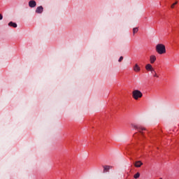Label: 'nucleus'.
I'll list each match as a JSON object with an SVG mask.
<instances>
[{"label": "nucleus", "instance_id": "3", "mask_svg": "<svg viewBox=\"0 0 179 179\" xmlns=\"http://www.w3.org/2000/svg\"><path fill=\"white\" fill-rule=\"evenodd\" d=\"M131 127H133L134 129H141V131H145V128L141 127V126L138 125V124H135L134 123H132L131 124Z\"/></svg>", "mask_w": 179, "mask_h": 179}, {"label": "nucleus", "instance_id": "17", "mask_svg": "<svg viewBox=\"0 0 179 179\" xmlns=\"http://www.w3.org/2000/svg\"><path fill=\"white\" fill-rule=\"evenodd\" d=\"M2 19H3V16L0 13V20H2Z\"/></svg>", "mask_w": 179, "mask_h": 179}, {"label": "nucleus", "instance_id": "11", "mask_svg": "<svg viewBox=\"0 0 179 179\" xmlns=\"http://www.w3.org/2000/svg\"><path fill=\"white\" fill-rule=\"evenodd\" d=\"M110 168H111V166H108V165L103 166V173H107V171H108Z\"/></svg>", "mask_w": 179, "mask_h": 179}, {"label": "nucleus", "instance_id": "4", "mask_svg": "<svg viewBox=\"0 0 179 179\" xmlns=\"http://www.w3.org/2000/svg\"><path fill=\"white\" fill-rule=\"evenodd\" d=\"M29 8H36L37 6V3L34 0H31L29 1Z\"/></svg>", "mask_w": 179, "mask_h": 179}, {"label": "nucleus", "instance_id": "13", "mask_svg": "<svg viewBox=\"0 0 179 179\" xmlns=\"http://www.w3.org/2000/svg\"><path fill=\"white\" fill-rule=\"evenodd\" d=\"M138 27L134 28L133 29V34H135V33H138Z\"/></svg>", "mask_w": 179, "mask_h": 179}, {"label": "nucleus", "instance_id": "6", "mask_svg": "<svg viewBox=\"0 0 179 179\" xmlns=\"http://www.w3.org/2000/svg\"><path fill=\"white\" fill-rule=\"evenodd\" d=\"M133 69L134 72H141V67L139 66V65H138V64H136L134 65V66L133 67Z\"/></svg>", "mask_w": 179, "mask_h": 179}, {"label": "nucleus", "instance_id": "8", "mask_svg": "<svg viewBox=\"0 0 179 179\" xmlns=\"http://www.w3.org/2000/svg\"><path fill=\"white\" fill-rule=\"evenodd\" d=\"M134 166H135V167L139 168V167H141V166H143V163H142V162H141V161H137V162H136L134 163Z\"/></svg>", "mask_w": 179, "mask_h": 179}, {"label": "nucleus", "instance_id": "16", "mask_svg": "<svg viewBox=\"0 0 179 179\" xmlns=\"http://www.w3.org/2000/svg\"><path fill=\"white\" fill-rule=\"evenodd\" d=\"M122 59H124V57L121 56L118 60V62H121V61H122Z\"/></svg>", "mask_w": 179, "mask_h": 179}, {"label": "nucleus", "instance_id": "14", "mask_svg": "<svg viewBox=\"0 0 179 179\" xmlns=\"http://www.w3.org/2000/svg\"><path fill=\"white\" fill-rule=\"evenodd\" d=\"M152 72H154V77L155 78H159V76L157 75V73H156V71H155V70H154V71H152Z\"/></svg>", "mask_w": 179, "mask_h": 179}, {"label": "nucleus", "instance_id": "15", "mask_svg": "<svg viewBox=\"0 0 179 179\" xmlns=\"http://www.w3.org/2000/svg\"><path fill=\"white\" fill-rule=\"evenodd\" d=\"M177 3H178V1H176L173 4L171 5V8H174L175 5H177Z\"/></svg>", "mask_w": 179, "mask_h": 179}, {"label": "nucleus", "instance_id": "5", "mask_svg": "<svg viewBox=\"0 0 179 179\" xmlns=\"http://www.w3.org/2000/svg\"><path fill=\"white\" fill-rule=\"evenodd\" d=\"M44 12V8L42 6H38L36 10V13H43Z\"/></svg>", "mask_w": 179, "mask_h": 179}, {"label": "nucleus", "instance_id": "12", "mask_svg": "<svg viewBox=\"0 0 179 179\" xmlns=\"http://www.w3.org/2000/svg\"><path fill=\"white\" fill-rule=\"evenodd\" d=\"M140 176H141V173H136V174L134 176V178L136 179V178H139Z\"/></svg>", "mask_w": 179, "mask_h": 179}, {"label": "nucleus", "instance_id": "7", "mask_svg": "<svg viewBox=\"0 0 179 179\" xmlns=\"http://www.w3.org/2000/svg\"><path fill=\"white\" fill-rule=\"evenodd\" d=\"M145 69L147 71H150L151 72H155V69H153V67H152V66L150 64H147L145 66Z\"/></svg>", "mask_w": 179, "mask_h": 179}, {"label": "nucleus", "instance_id": "2", "mask_svg": "<svg viewBox=\"0 0 179 179\" xmlns=\"http://www.w3.org/2000/svg\"><path fill=\"white\" fill-rule=\"evenodd\" d=\"M142 96H143V94L138 90H135L132 92V97L134 100H138V99H141Z\"/></svg>", "mask_w": 179, "mask_h": 179}, {"label": "nucleus", "instance_id": "1", "mask_svg": "<svg viewBox=\"0 0 179 179\" xmlns=\"http://www.w3.org/2000/svg\"><path fill=\"white\" fill-rule=\"evenodd\" d=\"M155 50L160 55L162 54H166V46L162 43L157 44L156 45Z\"/></svg>", "mask_w": 179, "mask_h": 179}, {"label": "nucleus", "instance_id": "18", "mask_svg": "<svg viewBox=\"0 0 179 179\" xmlns=\"http://www.w3.org/2000/svg\"><path fill=\"white\" fill-rule=\"evenodd\" d=\"M140 133H141V134H142V131H140Z\"/></svg>", "mask_w": 179, "mask_h": 179}, {"label": "nucleus", "instance_id": "9", "mask_svg": "<svg viewBox=\"0 0 179 179\" xmlns=\"http://www.w3.org/2000/svg\"><path fill=\"white\" fill-rule=\"evenodd\" d=\"M150 64H155V62L156 61V56L151 55L150 57Z\"/></svg>", "mask_w": 179, "mask_h": 179}, {"label": "nucleus", "instance_id": "10", "mask_svg": "<svg viewBox=\"0 0 179 179\" xmlns=\"http://www.w3.org/2000/svg\"><path fill=\"white\" fill-rule=\"evenodd\" d=\"M8 26H10V27L16 28V27H17V24H16V22H10L8 23Z\"/></svg>", "mask_w": 179, "mask_h": 179}]
</instances>
